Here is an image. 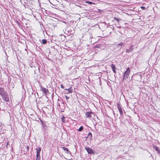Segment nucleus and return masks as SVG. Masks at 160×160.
I'll list each match as a JSON object with an SVG mask.
<instances>
[{"label": "nucleus", "instance_id": "nucleus-1", "mask_svg": "<svg viewBox=\"0 0 160 160\" xmlns=\"http://www.w3.org/2000/svg\"><path fill=\"white\" fill-rule=\"evenodd\" d=\"M130 72V69L129 68H128L126 71L125 72L123 73V80H125L126 78H127L128 76L129 75Z\"/></svg>", "mask_w": 160, "mask_h": 160}, {"label": "nucleus", "instance_id": "nucleus-2", "mask_svg": "<svg viewBox=\"0 0 160 160\" xmlns=\"http://www.w3.org/2000/svg\"><path fill=\"white\" fill-rule=\"evenodd\" d=\"M2 98V100L5 102H8L9 101V97L7 92Z\"/></svg>", "mask_w": 160, "mask_h": 160}, {"label": "nucleus", "instance_id": "nucleus-3", "mask_svg": "<svg viewBox=\"0 0 160 160\" xmlns=\"http://www.w3.org/2000/svg\"><path fill=\"white\" fill-rule=\"evenodd\" d=\"M7 92L5 91L4 89L3 88H0V95L2 97Z\"/></svg>", "mask_w": 160, "mask_h": 160}, {"label": "nucleus", "instance_id": "nucleus-4", "mask_svg": "<svg viewBox=\"0 0 160 160\" xmlns=\"http://www.w3.org/2000/svg\"><path fill=\"white\" fill-rule=\"evenodd\" d=\"M124 45L123 43L120 42L118 44L117 46V48L118 50H119L122 48H123Z\"/></svg>", "mask_w": 160, "mask_h": 160}, {"label": "nucleus", "instance_id": "nucleus-5", "mask_svg": "<svg viewBox=\"0 0 160 160\" xmlns=\"http://www.w3.org/2000/svg\"><path fill=\"white\" fill-rule=\"evenodd\" d=\"M85 149L87 151L88 154H92L93 153V150L91 148L86 147L85 148Z\"/></svg>", "mask_w": 160, "mask_h": 160}, {"label": "nucleus", "instance_id": "nucleus-6", "mask_svg": "<svg viewBox=\"0 0 160 160\" xmlns=\"http://www.w3.org/2000/svg\"><path fill=\"white\" fill-rule=\"evenodd\" d=\"M93 114V112H86L85 115L87 118H90L92 117V114Z\"/></svg>", "mask_w": 160, "mask_h": 160}, {"label": "nucleus", "instance_id": "nucleus-7", "mask_svg": "<svg viewBox=\"0 0 160 160\" xmlns=\"http://www.w3.org/2000/svg\"><path fill=\"white\" fill-rule=\"evenodd\" d=\"M117 108H118V110L119 111V112L120 113L121 116L122 117H123V112H122V109L121 107L119 105H118L117 106Z\"/></svg>", "mask_w": 160, "mask_h": 160}, {"label": "nucleus", "instance_id": "nucleus-8", "mask_svg": "<svg viewBox=\"0 0 160 160\" xmlns=\"http://www.w3.org/2000/svg\"><path fill=\"white\" fill-rule=\"evenodd\" d=\"M41 90H42L45 94H47L49 92L48 89L45 88H43L42 87H41Z\"/></svg>", "mask_w": 160, "mask_h": 160}, {"label": "nucleus", "instance_id": "nucleus-9", "mask_svg": "<svg viewBox=\"0 0 160 160\" xmlns=\"http://www.w3.org/2000/svg\"><path fill=\"white\" fill-rule=\"evenodd\" d=\"M65 90L66 91H67V92H66V94L71 93L72 92V88L71 87H70L68 89H65Z\"/></svg>", "mask_w": 160, "mask_h": 160}, {"label": "nucleus", "instance_id": "nucleus-10", "mask_svg": "<svg viewBox=\"0 0 160 160\" xmlns=\"http://www.w3.org/2000/svg\"><path fill=\"white\" fill-rule=\"evenodd\" d=\"M36 150L37 151L36 156H40V152L41 150V148L39 147L38 149L36 148Z\"/></svg>", "mask_w": 160, "mask_h": 160}, {"label": "nucleus", "instance_id": "nucleus-11", "mask_svg": "<svg viewBox=\"0 0 160 160\" xmlns=\"http://www.w3.org/2000/svg\"><path fill=\"white\" fill-rule=\"evenodd\" d=\"M62 148L64 151L66 153L68 154H71L68 148H66L65 147H62Z\"/></svg>", "mask_w": 160, "mask_h": 160}, {"label": "nucleus", "instance_id": "nucleus-12", "mask_svg": "<svg viewBox=\"0 0 160 160\" xmlns=\"http://www.w3.org/2000/svg\"><path fill=\"white\" fill-rule=\"evenodd\" d=\"M133 45H132L128 49H127L126 50V51L127 52H131L132 50L133 49Z\"/></svg>", "mask_w": 160, "mask_h": 160}, {"label": "nucleus", "instance_id": "nucleus-13", "mask_svg": "<svg viewBox=\"0 0 160 160\" xmlns=\"http://www.w3.org/2000/svg\"><path fill=\"white\" fill-rule=\"evenodd\" d=\"M111 67L113 71L114 72L116 73V70L115 69L116 68L115 67V65L114 64H112L111 65Z\"/></svg>", "mask_w": 160, "mask_h": 160}, {"label": "nucleus", "instance_id": "nucleus-14", "mask_svg": "<svg viewBox=\"0 0 160 160\" xmlns=\"http://www.w3.org/2000/svg\"><path fill=\"white\" fill-rule=\"evenodd\" d=\"M61 120L62 122L65 123L66 122L65 117L64 116H62Z\"/></svg>", "mask_w": 160, "mask_h": 160}, {"label": "nucleus", "instance_id": "nucleus-15", "mask_svg": "<svg viewBox=\"0 0 160 160\" xmlns=\"http://www.w3.org/2000/svg\"><path fill=\"white\" fill-rule=\"evenodd\" d=\"M154 148L158 153H160V150L156 146Z\"/></svg>", "mask_w": 160, "mask_h": 160}, {"label": "nucleus", "instance_id": "nucleus-16", "mask_svg": "<svg viewBox=\"0 0 160 160\" xmlns=\"http://www.w3.org/2000/svg\"><path fill=\"white\" fill-rule=\"evenodd\" d=\"M47 42V40L45 39H43L42 40V44H45Z\"/></svg>", "mask_w": 160, "mask_h": 160}, {"label": "nucleus", "instance_id": "nucleus-17", "mask_svg": "<svg viewBox=\"0 0 160 160\" xmlns=\"http://www.w3.org/2000/svg\"><path fill=\"white\" fill-rule=\"evenodd\" d=\"M83 129V127L82 126H81L80 128L78 130V131L79 132H81L82 130Z\"/></svg>", "mask_w": 160, "mask_h": 160}, {"label": "nucleus", "instance_id": "nucleus-18", "mask_svg": "<svg viewBox=\"0 0 160 160\" xmlns=\"http://www.w3.org/2000/svg\"><path fill=\"white\" fill-rule=\"evenodd\" d=\"M88 137L90 138H91L92 137V134L90 132H89L88 134Z\"/></svg>", "mask_w": 160, "mask_h": 160}, {"label": "nucleus", "instance_id": "nucleus-19", "mask_svg": "<svg viewBox=\"0 0 160 160\" xmlns=\"http://www.w3.org/2000/svg\"><path fill=\"white\" fill-rule=\"evenodd\" d=\"M114 18V19L115 20H116V21H118V22H119V21H120V19H118V18H116V17H115Z\"/></svg>", "mask_w": 160, "mask_h": 160}, {"label": "nucleus", "instance_id": "nucleus-20", "mask_svg": "<svg viewBox=\"0 0 160 160\" xmlns=\"http://www.w3.org/2000/svg\"><path fill=\"white\" fill-rule=\"evenodd\" d=\"M134 77H136V78H141V76L139 75H135V76Z\"/></svg>", "mask_w": 160, "mask_h": 160}, {"label": "nucleus", "instance_id": "nucleus-21", "mask_svg": "<svg viewBox=\"0 0 160 160\" xmlns=\"http://www.w3.org/2000/svg\"><path fill=\"white\" fill-rule=\"evenodd\" d=\"M98 12H99L100 13H102L103 12V10H101V9H98Z\"/></svg>", "mask_w": 160, "mask_h": 160}, {"label": "nucleus", "instance_id": "nucleus-22", "mask_svg": "<svg viewBox=\"0 0 160 160\" xmlns=\"http://www.w3.org/2000/svg\"><path fill=\"white\" fill-rule=\"evenodd\" d=\"M40 156H36V160H40Z\"/></svg>", "mask_w": 160, "mask_h": 160}, {"label": "nucleus", "instance_id": "nucleus-23", "mask_svg": "<svg viewBox=\"0 0 160 160\" xmlns=\"http://www.w3.org/2000/svg\"><path fill=\"white\" fill-rule=\"evenodd\" d=\"M26 148H27V152H28L29 151V147L28 146H27V147H26Z\"/></svg>", "mask_w": 160, "mask_h": 160}, {"label": "nucleus", "instance_id": "nucleus-24", "mask_svg": "<svg viewBox=\"0 0 160 160\" xmlns=\"http://www.w3.org/2000/svg\"><path fill=\"white\" fill-rule=\"evenodd\" d=\"M65 98H66L67 100H68V99H69L70 98L69 97H68L67 96L65 95Z\"/></svg>", "mask_w": 160, "mask_h": 160}, {"label": "nucleus", "instance_id": "nucleus-25", "mask_svg": "<svg viewBox=\"0 0 160 160\" xmlns=\"http://www.w3.org/2000/svg\"><path fill=\"white\" fill-rule=\"evenodd\" d=\"M86 3H88L89 4H91L92 3V2H89V1H87L86 2Z\"/></svg>", "mask_w": 160, "mask_h": 160}, {"label": "nucleus", "instance_id": "nucleus-26", "mask_svg": "<svg viewBox=\"0 0 160 160\" xmlns=\"http://www.w3.org/2000/svg\"><path fill=\"white\" fill-rule=\"evenodd\" d=\"M60 87H61V88H64V86H63V85L62 84H61L60 85Z\"/></svg>", "mask_w": 160, "mask_h": 160}, {"label": "nucleus", "instance_id": "nucleus-27", "mask_svg": "<svg viewBox=\"0 0 160 160\" xmlns=\"http://www.w3.org/2000/svg\"><path fill=\"white\" fill-rule=\"evenodd\" d=\"M9 144V143H7V145H6V146L7 147L8 146V145Z\"/></svg>", "mask_w": 160, "mask_h": 160}, {"label": "nucleus", "instance_id": "nucleus-28", "mask_svg": "<svg viewBox=\"0 0 160 160\" xmlns=\"http://www.w3.org/2000/svg\"><path fill=\"white\" fill-rule=\"evenodd\" d=\"M118 28H121V26H120V27H118Z\"/></svg>", "mask_w": 160, "mask_h": 160}, {"label": "nucleus", "instance_id": "nucleus-29", "mask_svg": "<svg viewBox=\"0 0 160 160\" xmlns=\"http://www.w3.org/2000/svg\"><path fill=\"white\" fill-rule=\"evenodd\" d=\"M141 8H144V7H142Z\"/></svg>", "mask_w": 160, "mask_h": 160}, {"label": "nucleus", "instance_id": "nucleus-30", "mask_svg": "<svg viewBox=\"0 0 160 160\" xmlns=\"http://www.w3.org/2000/svg\"><path fill=\"white\" fill-rule=\"evenodd\" d=\"M141 8H144V7H142Z\"/></svg>", "mask_w": 160, "mask_h": 160}]
</instances>
